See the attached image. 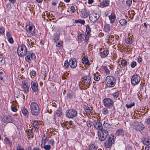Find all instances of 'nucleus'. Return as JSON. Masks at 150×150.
Returning a JSON list of instances; mask_svg holds the SVG:
<instances>
[{"label": "nucleus", "instance_id": "1", "mask_svg": "<svg viewBox=\"0 0 150 150\" xmlns=\"http://www.w3.org/2000/svg\"><path fill=\"white\" fill-rule=\"evenodd\" d=\"M30 109L32 115L37 116L39 112V108L37 103L32 102L30 104Z\"/></svg>", "mask_w": 150, "mask_h": 150}, {"label": "nucleus", "instance_id": "2", "mask_svg": "<svg viewBox=\"0 0 150 150\" xmlns=\"http://www.w3.org/2000/svg\"><path fill=\"white\" fill-rule=\"evenodd\" d=\"M18 55L23 57L26 55L27 53V49L26 46L23 44L19 45L17 49Z\"/></svg>", "mask_w": 150, "mask_h": 150}, {"label": "nucleus", "instance_id": "3", "mask_svg": "<svg viewBox=\"0 0 150 150\" xmlns=\"http://www.w3.org/2000/svg\"><path fill=\"white\" fill-rule=\"evenodd\" d=\"M115 77L111 76H107L105 80L106 85L110 87H113L115 84Z\"/></svg>", "mask_w": 150, "mask_h": 150}, {"label": "nucleus", "instance_id": "4", "mask_svg": "<svg viewBox=\"0 0 150 150\" xmlns=\"http://www.w3.org/2000/svg\"><path fill=\"white\" fill-rule=\"evenodd\" d=\"M26 55L25 60L29 63H30L32 60H34L35 59L36 56L35 54L32 52L28 51Z\"/></svg>", "mask_w": 150, "mask_h": 150}, {"label": "nucleus", "instance_id": "5", "mask_svg": "<svg viewBox=\"0 0 150 150\" xmlns=\"http://www.w3.org/2000/svg\"><path fill=\"white\" fill-rule=\"evenodd\" d=\"M115 139L113 135H112L109 136L108 138V140L104 143V145L106 148H109L112 144L114 143Z\"/></svg>", "mask_w": 150, "mask_h": 150}, {"label": "nucleus", "instance_id": "6", "mask_svg": "<svg viewBox=\"0 0 150 150\" xmlns=\"http://www.w3.org/2000/svg\"><path fill=\"white\" fill-rule=\"evenodd\" d=\"M66 113L67 117L71 118L76 117L77 115V111L73 109H69Z\"/></svg>", "mask_w": 150, "mask_h": 150}, {"label": "nucleus", "instance_id": "7", "mask_svg": "<svg viewBox=\"0 0 150 150\" xmlns=\"http://www.w3.org/2000/svg\"><path fill=\"white\" fill-rule=\"evenodd\" d=\"M140 77L137 74H134L132 76L131 82L133 86H135L138 84L140 81Z\"/></svg>", "mask_w": 150, "mask_h": 150}, {"label": "nucleus", "instance_id": "8", "mask_svg": "<svg viewBox=\"0 0 150 150\" xmlns=\"http://www.w3.org/2000/svg\"><path fill=\"white\" fill-rule=\"evenodd\" d=\"M1 121L4 123H13L14 122V118L9 115H5L2 119Z\"/></svg>", "mask_w": 150, "mask_h": 150}, {"label": "nucleus", "instance_id": "9", "mask_svg": "<svg viewBox=\"0 0 150 150\" xmlns=\"http://www.w3.org/2000/svg\"><path fill=\"white\" fill-rule=\"evenodd\" d=\"M83 85L86 86V87L88 88L90 84L91 83V76L89 74H88V75L85 76L83 78Z\"/></svg>", "mask_w": 150, "mask_h": 150}, {"label": "nucleus", "instance_id": "10", "mask_svg": "<svg viewBox=\"0 0 150 150\" xmlns=\"http://www.w3.org/2000/svg\"><path fill=\"white\" fill-rule=\"evenodd\" d=\"M100 17V15L99 14L94 12L91 13L89 15L90 20L91 22L93 23L96 22Z\"/></svg>", "mask_w": 150, "mask_h": 150}, {"label": "nucleus", "instance_id": "11", "mask_svg": "<svg viewBox=\"0 0 150 150\" xmlns=\"http://www.w3.org/2000/svg\"><path fill=\"white\" fill-rule=\"evenodd\" d=\"M103 103L105 107L110 108L113 106V101L111 99L107 98L103 100Z\"/></svg>", "mask_w": 150, "mask_h": 150}, {"label": "nucleus", "instance_id": "12", "mask_svg": "<svg viewBox=\"0 0 150 150\" xmlns=\"http://www.w3.org/2000/svg\"><path fill=\"white\" fill-rule=\"evenodd\" d=\"M93 124L95 128L98 130H100L102 131L103 127L100 121L98 119L96 120L93 121Z\"/></svg>", "mask_w": 150, "mask_h": 150}, {"label": "nucleus", "instance_id": "13", "mask_svg": "<svg viewBox=\"0 0 150 150\" xmlns=\"http://www.w3.org/2000/svg\"><path fill=\"white\" fill-rule=\"evenodd\" d=\"M98 138L101 141H104L106 138L108 132H98Z\"/></svg>", "mask_w": 150, "mask_h": 150}, {"label": "nucleus", "instance_id": "14", "mask_svg": "<svg viewBox=\"0 0 150 150\" xmlns=\"http://www.w3.org/2000/svg\"><path fill=\"white\" fill-rule=\"evenodd\" d=\"M21 90L23 91L25 93H27L29 91V87L27 83L23 81L21 85Z\"/></svg>", "mask_w": 150, "mask_h": 150}, {"label": "nucleus", "instance_id": "15", "mask_svg": "<svg viewBox=\"0 0 150 150\" xmlns=\"http://www.w3.org/2000/svg\"><path fill=\"white\" fill-rule=\"evenodd\" d=\"M30 83L31 87L33 91L34 92L38 91V83L34 81H31Z\"/></svg>", "mask_w": 150, "mask_h": 150}, {"label": "nucleus", "instance_id": "16", "mask_svg": "<svg viewBox=\"0 0 150 150\" xmlns=\"http://www.w3.org/2000/svg\"><path fill=\"white\" fill-rule=\"evenodd\" d=\"M69 62V66L71 68H75L77 66V61L75 58L71 59Z\"/></svg>", "mask_w": 150, "mask_h": 150}, {"label": "nucleus", "instance_id": "17", "mask_svg": "<svg viewBox=\"0 0 150 150\" xmlns=\"http://www.w3.org/2000/svg\"><path fill=\"white\" fill-rule=\"evenodd\" d=\"M33 25H26L25 27V29L28 33H30L31 35H33L35 31V28L34 27V30L33 31H32V30L33 29Z\"/></svg>", "mask_w": 150, "mask_h": 150}, {"label": "nucleus", "instance_id": "18", "mask_svg": "<svg viewBox=\"0 0 150 150\" xmlns=\"http://www.w3.org/2000/svg\"><path fill=\"white\" fill-rule=\"evenodd\" d=\"M109 19L110 20V23H113L116 18V16L115 14L112 13L108 16Z\"/></svg>", "mask_w": 150, "mask_h": 150}, {"label": "nucleus", "instance_id": "19", "mask_svg": "<svg viewBox=\"0 0 150 150\" xmlns=\"http://www.w3.org/2000/svg\"><path fill=\"white\" fill-rule=\"evenodd\" d=\"M89 15V13L88 11L84 10L81 11V16L83 18H85L87 17Z\"/></svg>", "mask_w": 150, "mask_h": 150}, {"label": "nucleus", "instance_id": "20", "mask_svg": "<svg viewBox=\"0 0 150 150\" xmlns=\"http://www.w3.org/2000/svg\"><path fill=\"white\" fill-rule=\"evenodd\" d=\"M104 31L107 33H109L111 30L110 25L109 24L106 23L104 26Z\"/></svg>", "mask_w": 150, "mask_h": 150}, {"label": "nucleus", "instance_id": "21", "mask_svg": "<svg viewBox=\"0 0 150 150\" xmlns=\"http://www.w3.org/2000/svg\"><path fill=\"white\" fill-rule=\"evenodd\" d=\"M27 45L29 47L31 48L33 47V45L34 44V42L33 41H32V40H30L29 39H27Z\"/></svg>", "mask_w": 150, "mask_h": 150}, {"label": "nucleus", "instance_id": "22", "mask_svg": "<svg viewBox=\"0 0 150 150\" xmlns=\"http://www.w3.org/2000/svg\"><path fill=\"white\" fill-rule=\"evenodd\" d=\"M108 54V50H105L103 52H100V56L102 58H104L107 56Z\"/></svg>", "mask_w": 150, "mask_h": 150}, {"label": "nucleus", "instance_id": "23", "mask_svg": "<svg viewBox=\"0 0 150 150\" xmlns=\"http://www.w3.org/2000/svg\"><path fill=\"white\" fill-rule=\"evenodd\" d=\"M82 62L84 64L87 65H90L89 62L87 58V57H84L82 59Z\"/></svg>", "mask_w": 150, "mask_h": 150}, {"label": "nucleus", "instance_id": "24", "mask_svg": "<svg viewBox=\"0 0 150 150\" xmlns=\"http://www.w3.org/2000/svg\"><path fill=\"white\" fill-rule=\"evenodd\" d=\"M103 68L105 71V72L107 74H110V70L111 69V66L109 65H107L104 66Z\"/></svg>", "mask_w": 150, "mask_h": 150}, {"label": "nucleus", "instance_id": "25", "mask_svg": "<svg viewBox=\"0 0 150 150\" xmlns=\"http://www.w3.org/2000/svg\"><path fill=\"white\" fill-rule=\"evenodd\" d=\"M144 128V126L142 124H139L137 125L136 128V130L137 131H139L143 130Z\"/></svg>", "mask_w": 150, "mask_h": 150}, {"label": "nucleus", "instance_id": "26", "mask_svg": "<svg viewBox=\"0 0 150 150\" xmlns=\"http://www.w3.org/2000/svg\"><path fill=\"white\" fill-rule=\"evenodd\" d=\"M22 112L25 116L28 115V111L27 109L25 107H23L21 109Z\"/></svg>", "mask_w": 150, "mask_h": 150}, {"label": "nucleus", "instance_id": "27", "mask_svg": "<svg viewBox=\"0 0 150 150\" xmlns=\"http://www.w3.org/2000/svg\"><path fill=\"white\" fill-rule=\"evenodd\" d=\"M142 142L144 144L146 145H148L150 144V140L148 139H146L145 138L143 139Z\"/></svg>", "mask_w": 150, "mask_h": 150}, {"label": "nucleus", "instance_id": "28", "mask_svg": "<svg viewBox=\"0 0 150 150\" xmlns=\"http://www.w3.org/2000/svg\"><path fill=\"white\" fill-rule=\"evenodd\" d=\"M84 108V110L86 113L90 114V113H91V110L90 108L88 106H85Z\"/></svg>", "mask_w": 150, "mask_h": 150}, {"label": "nucleus", "instance_id": "29", "mask_svg": "<svg viewBox=\"0 0 150 150\" xmlns=\"http://www.w3.org/2000/svg\"><path fill=\"white\" fill-rule=\"evenodd\" d=\"M119 22L122 25H125L127 23V21L125 19H122L119 21Z\"/></svg>", "mask_w": 150, "mask_h": 150}, {"label": "nucleus", "instance_id": "30", "mask_svg": "<svg viewBox=\"0 0 150 150\" xmlns=\"http://www.w3.org/2000/svg\"><path fill=\"white\" fill-rule=\"evenodd\" d=\"M74 96V94L72 93H68L67 95V99H71L73 98Z\"/></svg>", "mask_w": 150, "mask_h": 150}, {"label": "nucleus", "instance_id": "31", "mask_svg": "<svg viewBox=\"0 0 150 150\" xmlns=\"http://www.w3.org/2000/svg\"><path fill=\"white\" fill-rule=\"evenodd\" d=\"M20 95L21 94L19 91L17 90L14 92V96L15 97L18 98L20 96Z\"/></svg>", "mask_w": 150, "mask_h": 150}, {"label": "nucleus", "instance_id": "32", "mask_svg": "<svg viewBox=\"0 0 150 150\" xmlns=\"http://www.w3.org/2000/svg\"><path fill=\"white\" fill-rule=\"evenodd\" d=\"M109 1L108 0H104L102 3L101 5L104 6H106L109 5Z\"/></svg>", "mask_w": 150, "mask_h": 150}, {"label": "nucleus", "instance_id": "33", "mask_svg": "<svg viewBox=\"0 0 150 150\" xmlns=\"http://www.w3.org/2000/svg\"><path fill=\"white\" fill-rule=\"evenodd\" d=\"M75 22L76 23H80L83 25H84L85 23L84 20L81 19L75 20Z\"/></svg>", "mask_w": 150, "mask_h": 150}, {"label": "nucleus", "instance_id": "34", "mask_svg": "<svg viewBox=\"0 0 150 150\" xmlns=\"http://www.w3.org/2000/svg\"><path fill=\"white\" fill-rule=\"evenodd\" d=\"M48 140V139H47V137H45V136H43L42 139V144L45 145Z\"/></svg>", "mask_w": 150, "mask_h": 150}, {"label": "nucleus", "instance_id": "35", "mask_svg": "<svg viewBox=\"0 0 150 150\" xmlns=\"http://www.w3.org/2000/svg\"><path fill=\"white\" fill-rule=\"evenodd\" d=\"M91 31V29L89 25H87L86 26V34H87L88 35L90 34Z\"/></svg>", "mask_w": 150, "mask_h": 150}, {"label": "nucleus", "instance_id": "36", "mask_svg": "<svg viewBox=\"0 0 150 150\" xmlns=\"http://www.w3.org/2000/svg\"><path fill=\"white\" fill-rule=\"evenodd\" d=\"M4 141L6 144H8L10 145L11 144V142L9 139L7 137L5 138L4 139Z\"/></svg>", "mask_w": 150, "mask_h": 150}, {"label": "nucleus", "instance_id": "37", "mask_svg": "<svg viewBox=\"0 0 150 150\" xmlns=\"http://www.w3.org/2000/svg\"><path fill=\"white\" fill-rule=\"evenodd\" d=\"M102 112L103 114L104 115H106L108 114V111L107 108H104L102 110Z\"/></svg>", "mask_w": 150, "mask_h": 150}, {"label": "nucleus", "instance_id": "38", "mask_svg": "<svg viewBox=\"0 0 150 150\" xmlns=\"http://www.w3.org/2000/svg\"><path fill=\"white\" fill-rule=\"evenodd\" d=\"M69 66V62L68 61H65L64 65V67L65 68H68Z\"/></svg>", "mask_w": 150, "mask_h": 150}, {"label": "nucleus", "instance_id": "39", "mask_svg": "<svg viewBox=\"0 0 150 150\" xmlns=\"http://www.w3.org/2000/svg\"><path fill=\"white\" fill-rule=\"evenodd\" d=\"M125 42L127 44H131L132 43V39L130 38H127L125 40Z\"/></svg>", "mask_w": 150, "mask_h": 150}, {"label": "nucleus", "instance_id": "40", "mask_svg": "<svg viewBox=\"0 0 150 150\" xmlns=\"http://www.w3.org/2000/svg\"><path fill=\"white\" fill-rule=\"evenodd\" d=\"M27 134L29 137V138H32L33 136V132H27Z\"/></svg>", "mask_w": 150, "mask_h": 150}, {"label": "nucleus", "instance_id": "41", "mask_svg": "<svg viewBox=\"0 0 150 150\" xmlns=\"http://www.w3.org/2000/svg\"><path fill=\"white\" fill-rule=\"evenodd\" d=\"M121 62L122 66L125 67L127 65V62L126 60H122Z\"/></svg>", "mask_w": 150, "mask_h": 150}, {"label": "nucleus", "instance_id": "42", "mask_svg": "<svg viewBox=\"0 0 150 150\" xmlns=\"http://www.w3.org/2000/svg\"><path fill=\"white\" fill-rule=\"evenodd\" d=\"M41 71L42 74L45 76V77H46L47 73L45 71V69L44 68H42L41 69Z\"/></svg>", "mask_w": 150, "mask_h": 150}, {"label": "nucleus", "instance_id": "43", "mask_svg": "<svg viewBox=\"0 0 150 150\" xmlns=\"http://www.w3.org/2000/svg\"><path fill=\"white\" fill-rule=\"evenodd\" d=\"M137 65V63L135 61H132L131 62L130 66L132 68H133Z\"/></svg>", "mask_w": 150, "mask_h": 150}, {"label": "nucleus", "instance_id": "44", "mask_svg": "<svg viewBox=\"0 0 150 150\" xmlns=\"http://www.w3.org/2000/svg\"><path fill=\"white\" fill-rule=\"evenodd\" d=\"M44 149L46 150H49L50 148V146L49 145H44Z\"/></svg>", "mask_w": 150, "mask_h": 150}, {"label": "nucleus", "instance_id": "45", "mask_svg": "<svg viewBox=\"0 0 150 150\" xmlns=\"http://www.w3.org/2000/svg\"><path fill=\"white\" fill-rule=\"evenodd\" d=\"M11 110L12 111L14 112H16L17 111V108H16V107H15L14 105H11Z\"/></svg>", "mask_w": 150, "mask_h": 150}, {"label": "nucleus", "instance_id": "46", "mask_svg": "<svg viewBox=\"0 0 150 150\" xmlns=\"http://www.w3.org/2000/svg\"><path fill=\"white\" fill-rule=\"evenodd\" d=\"M135 103H131L130 104L128 105L126 104V106L127 108H130L132 106L134 105Z\"/></svg>", "mask_w": 150, "mask_h": 150}, {"label": "nucleus", "instance_id": "47", "mask_svg": "<svg viewBox=\"0 0 150 150\" xmlns=\"http://www.w3.org/2000/svg\"><path fill=\"white\" fill-rule=\"evenodd\" d=\"M126 3L127 4V6L129 7L131 6V5L132 3V0H127L126 1Z\"/></svg>", "mask_w": 150, "mask_h": 150}, {"label": "nucleus", "instance_id": "48", "mask_svg": "<svg viewBox=\"0 0 150 150\" xmlns=\"http://www.w3.org/2000/svg\"><path fill=\"white\" fill-rule=\"evenodd\" d=\"M70 11L72 13H74L76 11V10L75 7L73 6H71L70 8Z\"/></svg>", "mask_w": 150, "mask_h": 150}, {"label": "nucleus", "instance_id": "49", "mask_svg": "<svg viewBox=\"0 0 150 150\" xmlns=\"http://www.w3.org/2000/svg\"><path fill=\"white\" fill-rule=\"evenodd\" d=\"M48 144H51L53 146L54 144V140L53 139H50L48 141Z\"/></svg>", "mask_w": 150, "mask_h": 150}, {"label": "nucleus", "instance_id": "50", "mask_svg": "<svg viewBox=\"0 0 150 150\" xmlns=\"http://www.w3.org/2000/svg\"><path fill=\"white\" fill-rule=\"evenodd\" d=\"M8 41L9 43L12 44L13 43L14 41L12 37H9L7 38Z\"/></svg>", "mask_w": 150, "mask_h": 150}, {"label": "nucleus", "instance_id": "51", "mask_svg": "<svg viewBox=\"0 0 150 150\" xmlns=\"http://www.w3.org/2000/svg\"><path fill=\"white\" fill-rule=\"evenodd\" d=\"M119 96V93L118 92H115L113 94V96L115 98H117Z\"/></svg>", "mask_w": 150, "mask_h": 150}, {"label": "nucleus", "instance_id": "52", "mask_svg": "<svg viewBox=\"0 0 150 150\" xmlns=\"http://www.w3.org/2000/svg\"><path fill=\"white\" fill-rule=\"evenodd\" d=\"M94 79L96 81H98L100 79V77L97 75H96L95 74H94Z\"/></svg>", "mask_w": 150, "mask_h": 150}, {"label": "nucleus", "instance_id": "53", "mask_svg": "<svg viewBox=\"0 0 150 150\" xmlns=\"http://www.w3.org/2000/svg\"><path fill=\"white\" fill-rule=\"evenodd\" d=\"M36 74V72L33 70H32L30 73V75L31 76H35Z\"/></svg>", "mask_w": 150, "mask_h": 150}, {"label": "nucleus", "instance_id": "54", "mask_svg": "<svg viewBox=\"0 0 150 150\" xmlns=\"http://www.w3.org/2000/svg\"><path fill=\"white\" fill-rule=\"evenodd\" d=\"M54 39L55 42L57 43L59 40V36L57 35H55L54 37Z\"/></svg>", "mask_w": 150, "mask_h": 150}, {"label": "nucleus", "instance_id": "55", "mask_svg": "<svg viewBox=\"0 0 150 150\" xmlns=\"http://www.w3.org/2000/svg\"><path fill=\"white\" fill-rule=\"evenodd\" d=\"M62 45V42L61 41L57 42L56 44V46L57 47H59Z\"/></svg>", "mask_w": 150, "mask_h": 150}, {"label": "nucleus", "instance_id": "56", "mask_svg": "<svg viewBox=\"0 0 150 150\" xmlns=\"http://www.w3.org/2000/svg\"><path fill=\"white\" fill-rule=\"evenodd\" d=\"M4 28H0V35L4 34Z\"/></svg>", "mask_w": 150, "mask_h": 150}, {"label": "nucleus", "instance_id": "57", "mask_svg": "<svg viewBox=\"0 0 150 150\" xmlns=\"http://www.w3.org/2000/svg\"><path fill=\"white\" fill-rule=\"evenodd\" d=\"M83 36H84L83 35H82L81 34H80L78 36V39L79 40H82V38L83 37Z\"/></svg>", "mask_w": 150, "mask_h": 150}, {"label": "nucleus", "instance_id": "58", "mask_svg": "<svg viewBox=\"0 0 150 150\" xmlns=\"http://www.w3.org/2000/svg\"><path fill=\"white\" fill-rule=\"evenodd\" d=\"M56 113L59 117L60 116L62 115V112L59 110H57Z\"/></svg>", "mask_w": 150, "mask_h": 150}, {"label": "nucleus", "instance_id": "59", "mask_svg": "<svg viewBox=\"0 0 150 150\" xmlns=\"http://www.w3.org/2000/svg\"><path fill=\"white\" fill-rule=\"evenodd\" d=\"M90 34L88 35L87 34H86V36L85 39V41L87 42L89 39V38L90 36Z\"/></svg>", "mask_w": 150, "mask_h": 150}, {"label": "nucleus", "instance_id": "60", "mask_svg": "<svg viewBox=\"0 0 150 150\" xmlns=\"http://www.w3.org/2000/svg\"><path fill=\"white\" fill-rule=\"evenodd\" d=\"M90 148L93 149L94 150H96L97 149V148L96 146H95L94 145L92 144L90 146Z\"/></svg>", "mask_w": 150, "mask_h": 150}, {"label": "nucleus", "instance_id": "61", "mask_svg": "<svg viewBox=\"0 0 150 150\" xmlns=\"http://www.w3.org/2000/svg\"><path fill=\"white\" fill-rule=\"evenodd\" d=\"M3 78L2 76H0V83L1 85L2 83H3Z\"/></svg>", "mask_w": 150, "mask_h": 150}, {"label": "nucleus", "instance_id": "62", "mask_svg": "<svg viewBox=\"0 0 150 150\" xmlns=\"http://www.w3.org/2000/svg\"><path fill=\"white\" fill-rule=\"evenodd\" d=\"M2 62L3 63H4L5 62V61L3 59L2 57L1 56H0V62Z\"/></svg>", "mask_w": 150, "mask_h": 150}, {"label": "nucleus", "instance_id": "63", "mask_svg": "<svg viewBox=\"0 0 150 150\" xmlns=\"http://www.w3.org/2000/svg\"><path fill=\"white\" fill-rule=\"evenodd\" d=\"M142 59L141 57L139 56L138 58V61L139 62H141L142 61Z\"/></svg>", "mask_w": 150, "mask_h": 150}, {"label": "nucleus", "instance_id": "64", "mask_svg": "<svg viewBox=\"0 0 150 150\" xmlns=\"http://www.w3.org/2000/svg\"><path fill=\"white\" fill-rule=\"evenodd\" d=\"M6 36L7 38H9V37H11V35L9 32H7L6 33Z\"/></svg>", "mask_w": 150, "mask_h": 150}]
</instances>
